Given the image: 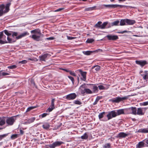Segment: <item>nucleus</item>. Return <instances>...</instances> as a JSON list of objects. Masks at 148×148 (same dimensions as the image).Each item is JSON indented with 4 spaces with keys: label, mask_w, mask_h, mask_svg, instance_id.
<instances>
[{
    "label": "nucleus",
    "mask_w": 148,
    "mask_h": 148,
    "mask_svg": "<svg viewBox=\"0 0 148 148\" xmlns=\"http://www.w3.org/2000/svg\"><path fill=\"white\" fill-rule=\"evenodd\" d=\"M11 3H9L6 4L5 7L3 4L0 5V16H1L3 14L7 12L9 10V7Z\"/></svg>",
    "instance_id": "obj_1"
},
{
    "label": "nucleus",
    "mask_w": 148,
    "mask_h": 148,
    "mask_svg": "<svg viewBox=\"0 0 148 148\" xmlns=\"http://www.w3.org/2000/svg\"><path fill=\"white\" fill-rule=\"evenodd\" d=\"M108 24V22L107 21L104 22L102 24V22L99 21L95 25L94 27L101 29H104L106 28V26Z\"/></svg>",
    "instance_id": "obj_2"
},
{
    "label": "nucleus",
    "mask_w": 148,
    "mask_h": 148,
    "mask_svg": "<svg viewBox=\"0 0 148 148\" xmlns=\"http://www.w3.org/2000/svg\"><path fill=\"white\" fill-rule=\"evenodd\" d=\"M128 98V96H125L123 97H119L113 98L110 100V101L113 103H118L120 102L125 100Z\"/></svg>",
    "instance_id": "obj_3"
},
{
    "label": "nucleus",
    "mask_w": 148,
    "mask_h": 148,
    "mask_svg": "<svg viewBox=\"0 0 148 148\" xmlns=\"http://www.w3.org/2000/svg\"><path fill=\"white\" fill-rule=\"evenodd\" d=\"M16 119L15 116L8 118L6 119V123L8 125H12L14 124Z\"/></svg>",
    "instance_id": "obj_4"
},
{
    "label": "nucleus",
    "mask_w": 148,
    "mask_h": 148,
    "mask_svg": "<svg viewBox=\"0 0 148 148\" xmlns=\"http://www.w3.org/2000/svg\"><path fill=\"white\" fill-rule=\"evenodd\" d=\"M3 31L0 32V43L3 44L8 43L6 40V37L3 34Z\"/></svg>",
    "instance_id": "obj_5"
},
{
    "label": "nucleus",
    "mask_w": 148,
    "mask_h": 148,
    "mask_svg": "<svg viewBox=\"0 0 148 148\" xmlns=\"http://www.w3.org/2000/svg\"><path fill=\"white\" fill-rule=\"evenodd\" d=\"M147 108H138L137 110L136 114L140 115H143L145 112V110Z\"/></svg>",
    "instance_id": "obj_6"
},
{
    "label": "nucleus",
    "mask_w": 148,
    "mask_h": 148,
    "mask_svg": "<svg viewBox=\"0 0 148 148\" xmlns=\"http://www.w3.org/2000/svg\"><path fill=\"white\" fill-rule=\"evenodd\" d=\"M117 116V114L115 111L114 110H113L109 112L107 115V116L108 118V119L109 120L113 117H116Z\"/></svg>",
    "instance_id": "obj_7"
},
{
    "label": "nucleus",
    "mask_w": 148,
    "mask_h": 148,
    "mask_svg": "<svg viewBox=\"0 0 148 148\" xmlns=\"http://www.w3.org/2000/svg\"><path fill=\"white\" fill-rule=\"evenodd\" d=\"M99 85L98 84L97 85H98V88L99 89L101 90H105L108 89L109 88V86L106 84H103L100 83Z\"/></svg>",
    "instance_id": "obj_8"
},
{
    "label": "nucleus",
    "mask_w": 148,
    "mask_h": 148,
    "mask_svg": "<svg viewBox=\"0 0 148 148\" xmlns=\"http://www.w3.org/2000/svg\"><path fill=\"white\" fill-rule=\"evenodd\" d=\"M63 143V142L61 141H56L49 145V147L50 148H55L56 147L59 146Z\"/></svg>",
    "instance_id": "obj_9"
},
{
    "label": "nucleus",
    "mask_w": 148,
    "mask_h": 148,
    "mask_svg": "<svg viewBox=\"0 0 148 148\" xmlns=\"http://www.w3.org/2000/svg\"><path fill=\"white\" fill-rule=\"evenodd\" d=\"M77 95L75 93H72L66 96V98L69 100H73L76 97Z\"/></svg>",
    "instance_id": "obj_10"
},
{
    "label": "nucleus",
    "mask_w": 148,
    "mask_h": 148,
    "mask_svg": "<svg viewBox=\"0 0 148 148\" xmlns=\"http://www.w3.org/2000/svg\"><path fill=\"white\" fill-rule=\"evenodd\" d=\"M78 71L80 72L81 75L82 77L81 78V79L84 81H85L86 79L87 72H86L82 71L81 69L78 70Z\"/></svg>",
    "instance_id": "obj_11"
},
{
    "label": "nucleus",
    "mask_w": 148,
    "mask_h": 148,
    "mask_svg": "<svg viewBox=\"0 0 148 148\" xmlns=\"http://www.w3.org/2000/svg\"><path fill=\"white\" fill-rule=\"evenodd\" d=\"M136 62L137 64L140 65L142 67L147 64V62L145 60H136Z\"/></svg>",
    "instance_id": "obj_12"
},
{
    "label": "nucleus",
    "mask_w": 148,
    "mask_h": 148,
    "mask_svg": "<svg viewBox=\"0 0 148 148\" xmlns=\"http://www.w3.org/2000/svg\"><path fill=\"white\" fill-rule=\"evenodd\" d=\"M128 111H132L131 113L134 115L136 114V108L135 107H131L128 108L126 109Z\"/></svg>",
    "instance_id": "obj_13"
},
{
    "label": "nucleus",
    "mask_w": 148,
    "mask_h": 148,
    "mask_svg": "<svg viewBox=\"0 0 148 148\" xmlns=\"http://www.w3.org/2000/svg\"><path fill=\"white\" fill-rule=\"evenodd\" d=\"M86 85H90L92 86V91L93 93H95L96 92H97L98 91V86L95 85V84H86Z\"/></svg>",
    "instance_id": "obj_14"
},
{
    "label": "nucleus",
    "mask_w": 148,
    "mask_h": 148,
    "mask_svg": "<svg viewBox=\"0 0 148 148\" xmlns=\"http://www.w3.org/2000/svg\"><path fill=\"white\" fill-rule=\"evenodd\" d=\"M106 37L110 40H115L118 38V36L116 35H107Z\"/></svg>",
    "instance_id": "obj_15"
},
{
    "label": "nucleus",
    "mask_w": 148,
    "mask_h": 148,
    "mask_svg": "<svg viewBox=\"0 0 148 148\" xmlns=\"http://www.w3.org/2000/svg\"><path fill=\"white\" fill-rule=\"evenodd\" d=\"M49 55V54L46 53L39 56V58L41 61H45V59Z\"/></svg>",
    "instance_id": "obj_16"
},
{
    "label": "nucleus",
    "mask_w": 148,
    "mask_h": 148,
    "mask_svg": "<svg viewBox=\"0 0 148 148\" xmlns=\"http://www.w3.org/2000/svg\"><path fill=\"white\" fill-rule=\"evenodd\" d=\"M86 84H84L82 85L79 88V90L82 94H84V93H83V91H85V89L86 88L85 86Z\"/></svg>",
    "instance_id": "obj_17"
},
{
    "label": "nucleus",
    "mask_w": 148,
    "mask_h": 148,
    "mask_svg": "<svg viewBox=\"0 0 148 148\" xmlns=\"http://www.w3.org/2000/svg\"><path fill=\"white\" fill-rule=\"evenodd\" d=\"M126 25H133L135 24L136 22L135 20H132L127 18H126Z\"/></svg>",
    "instance_id": "obj_18"
},
{
    "label": "nucleus",
    "mask_w": 148,
    "mask_h": 148,
    "mask_svg": "<svg viewBox=\"0 0 148 148\" xmlns=\"http://www.w3.org/2000/svg\"><path fill=\"white\" fill-rule=\"evenodd\" d=\"M145 143L143 141L139 142L136 145V148H141L145 146Z\"/></svg>",
    "instance_id": "obj_19"
},
{
    "label": "nucleus",
    "mask_w": 148,
    "mask_h": 148,
    "mask_svg": "<svg viewBox=\"0 0 148 148\" xmlns=\"http://www.w3.org/2000/svg\"><path fill=\"white\" fill-rule=\"evenodd\" d=\"M6 122V119L5 117L0 118V126H3L4 125ZM3 128L0 127V130H2Z\"/></svg>",
    "instance_id": "obj_20"
},
{
    "label": "nucleus",
    "mask_w": 148,
    "mask_h": 148,
    "mask_svg": "<svg viewBox=\"0 0 148 148\" xmlns=\"http://www.w3.org/2000/svg\"><path fill=\"white\" fill-rule=\"evenodd\" d=\"M42 35H37L36 34H34L32 36V38L34 40L39 41L40 40V37Z\"/></svg>",
    "instance_id": "obj_21"
},
{
    "label": "nucleus",
    "mask_w": 148,
    "mask_h": 148,
    "mask_svg": "<svg viewBox=\"0 0 148 148\" xmlns=\"http://www.w3.org/2000/svg\"><path fill=\"white\" fill-rule=\"evenodd\" d=\"M129 135V134L125 133L124 132H121L119 133L118 135L119 137L122 138H125L128 136Z\"/></svg>",
    "instance_id": "obj_22"
},
{
    "label": "nucleus",
    "mask_w": 148,
    "mask_h": 148,
    "mask_svg": "<svg viewBox=\"0 0 148 148\" xmlns=\"http://www.w3.org/2000/svg\"><path fill=\"white\" fill-rule=\"evenodd\" d=\"M29 34V33H28L27 32H24L22 34H21V35L16 37V38L17 39H19L21 38H22L25 36L26 35H28Z\"/></svg>",
    "instance_id": "obj_23"
},
{
    "label": "nucleus",
    "mask_w": 148,
    "mask_h": 148,
    "mask_svg": "<svg viewBox=\"0 0 148 148\" xmlns=\"http://www.w3.org/2000/svg\"><path fill=\"white\" fill-rule=\"evenodd\" d=\"M138 132L146 133H148V128L140 129L138 131Z\"/></svg>",
    "instance_id": "obj_24"
},
{
    "label": "nucleus",
    "mask_w": 148,
    "mask_h": 148,
    "mask_svg": "<svg viewBox=\"0 0 148 148\" xmlns=\"http://www.w3.org/2000/svg\"><path fill=\"white\" fill-rule=\"evenodd\" d=\"M127 110L126 109H121L117 110V112L116 113L117 114V115H121V114H124V110Z\"/></svg>",
    "instance_id": "obj_25"
},
{
    "label": "nucleus",
    "mask_w": 148,
    "mask_h": 148,
    "mask_svg": "<svg viewBox=\"0 0 148 148\" xmlns=\"http://www.w3.org/2000/svg\"><path fill=\"white\" fill-rule=\"evenodd\" d=\"M31 33H37L39 34L40 35H43L41 33L40 31V30L37 29H35L34 30H32L31 31Z\"/></svg>",
    "instance_id": "obj_26"
},
{
    "label": "nucleus",
    "mask_w": 148,
    "mask_h": 148,
    "mask_svg": "<svg viewBox=\"0 0 148 148\" xmlns=\"http://www.w3.org/2000/svg\"><path fill=\"white\" fill-rule=\"evenodd\" d=\"M126 18L121 19L120 21V25L121 26H123L126 25Z\"/></svg>",
    "instance_id": "obj_27"
},
{
    "label": "nucleus",
    "mask_w": 148,
    "mask_h": 148,
    "mask_svg": "<svg viewBox=\"0 0 148 148\" xmlns=\"http://www.w3.org/2000/svg\"><path fill=\"white\" fill-rule=\"evenodd\" d=\"M85 93L87 94H91L93 93V92L90 89L86 88L85 89V91H83V93L84 94Z\"/></svg>",
    "instance_id": "obj_28"
},
{
    "label": "nucleus",
    "mask_w": 148,
    "mask_h": 148,
    "mask_svg": "<svg viewBox=\"0 0 148 148\" xmlns=\"http://www.w3.org/2000/svg\"><path fill=\"white\" fill-rule=\"evenodd\" d=\"M103 6L105 7L108 8H116V5H103Z\"/></svg>",
    "instance_id": "obj_29"
},
{
    "label": "nucleus",
    "mask_w": 148,
    "mask_h": 148,
    "mask_svg": "<svg viewBox=\"0 0 148 148\" xmlns=\"http://www.w3.org/2000/svg\"><path fill=\"white\" fill-rule=\"evenodd\" d=\"M96 7V6H95L92 7L86 8L85 9V11H90L93 10H95V9Z\"/></svg>",
    "instance_id": "obj_30"
},
{
    "label": "nucleus",
    "mask_w": 148,
    "mask_h": 148,
    "mask_svg": "<svg viewBox=\"0 0 148 148\" xmlns=\"http://www.w3.org/2000/svg\"><path fill=\"white\" fill-rule=\"evenodd\" d=\"M82 52L85 55H89L91 53H92L93 52L92 51H83Z\"/></svg>",
    "instance_id": "obj_31"
},
{
    "label": "nucleus",
    "mask_w": 148,
    "mask_h": 148,
    "mask_svg": "<svg viewBox=\"0 0 148 148\" xmlns=\"http://www.w3.org/2000/svg\"><path fill=\"white\" fill-rule=\"evenodd\" d=\"M119 21L118 20H117L114 21V22L112 23V26L118 25L119 23Z\"/></svg>",
    "instance_id": "obj_32"
},
{
    "label": "nucleus",
    "mask_w": 148,
    "mask_h": 148,
    "mask_svg": "<svg viewBox=\"0 0 148 148\" xmlns=\"http://www.w3.org/2000/svg\"><path fill=\"white\" fill-rule=\"evenodd\" d=\"M88 136L87 133H85L84 134L81 136V138L82 139H86L88 138Z\"/></svg>",
    "instance_id": "obj_33"
},
{
    "label": "nucleus",
    "mask_w": 148,
    "mask_h": 148,
    "mask_svg": "<svg viewBox=\"0 0 148 148\" xmlns=\"http://www.w3.org/2000/svg\"><path fill=\"white\" fill-rule=\"evenodd\" d=\"M35 119V117H32L27 120L29 124L33 122Z\"/></svg>",
    "instance_id": "obj_34"
},
{
    "label": "nucleus",
    "mask_w": 148,
    "mask_h": 148,
    "mask_svg": "<svg viewBox=\"0 0 148 148\" xmlns=\"http://www.w3.org/2000/svg\"><path fill=\"white\" fill-rule=\"evenodd\" d=\"M50 127L49 124L48 123H46L43 125V127L46 129H48Z\"/></svg>",
    "instance_id": "obj_35"
},
{
    "label": "nucleus",
    "mask_w": 148,
    "mask_h": 148,
    "mask_svg": "<svg viewBox=\"0 0 148 148\" xmlns=\"http://www.w3.org/2000/svg\"><path fill=\"white\" fill-rule=\"evenodd\" d=\"M147 71H144V73H145L146 74L144 76H143V74L141 75L142 76H143V79L145 80H146L148 78V77H147Z\"/></svg>",
    "instance_id": "obj_36"
},
{
    "label": "nucleus",
    "mask_w": 148,
    "mask_h": 148,
    "mask_svg": "<svg viewBox=\"0 0 148 148\" xmlns=\"http://www.w3.org/2000/svg\"><path fill=\"white\" fill-rule=\"evenodd\" d=\"M94 68H95V70L96 71H98L100 70V66L98 65H96L93 66L92 68V69H93Z\"/></svg>",
    "instance_id": "obj_37"
},
{
    "label": "nucleus",
    "mask_w": 148,
    "mask_h": 148,
    "mask_svg": "<svg viewBox=\"0 0 148 148\" xmlns=\"http://www.w3.org/2000/svg\"><path fill=\"white\" fill-rule=\"evenodd\" d=\"M36 107V106H31V107H29L27 108L26 112H27L30 111L31 110L35 108Z\"/></svg>",
    "instance_id": "obj_38"
},
{
    "label": "nucleus",
    "mask_w": 148,
    "mask_h": 148,
    "mask_svg": "<svg viewBox=\"0 0 148 148\" xmlns=\"http://www.w3.org/2000/svg\"><path fill=\"white\" fill-rule=\"evenodd\" d=\"M105 113V112H102L100 113L98 116L99 118V119H101L103 118V115Z\"/></svg>",
    "instance_id": "obj_39"
},
{
    "label": "nucleus",
    "mask_w": 148,
    "mask_h": 148,
    "mask_svg": "<svg viewBox=\"0 0 148 148\" xmlns=\"http://www.w3.org/2000/svg\"><path fill=\"white\" fill-rule=\"evenodd\" d=\"M18 134H17L12 135L11 136V138L12 139H14L18 137Z\"/></svg>",
    "instance_id": "obj_40"
},
{
    "label": "nucleus",
    "mask_w": 148,
    "mask_h": 148,
    "mask_svg": "<svg viewBox=\"0 0 148 148\" xmlns=\"http://www.w3.org/2000/svg\"><path fill=\"white\" fill-rule=\"evenodd\" d=\"M3 31L4 32L5 34L8 36H9L11 35L12 34L10 32H11L10 31H8L7 30H5Z\"/></svg>",
    "instance_id": "obj_41"
},
{
    "label": "nucleus",
    "mask_w": 148,
    "mask_h": 148,
    "mask_svg": "<svg viewBox=\"0 0 148 148\" xmlns=\"http://www.w3.org/2000/svg\"><path fill=\"white\" fill-rule=\"evenodd\" d=\"M55 101V99H52L51 100V104L50 106V107H53V108H54V101Z\"/></svg>",
    "instance_id": "obj_42"
},
{
    "label": "nucleus",
    "mask_w": 148,
    "mask_h": 148,
    "mask_svg": "<svg viewBox=\"0 0 148 148\" xmlns=\"http://www.w3.org/2000/svg\"><path fill=\"white\" fill-rule=\"evenodd\" d=\"M110 143L106 144L103 146V147L104 148H110Z\"/></svg>",
    "instance_id": "obj_43"
},
{
    "label": "nucleus",
    "mask_w": 148,
    "mask_h": 148,
    "mask_svg": "<svg viewBox=\"0 0 148 148\" xmlns=\"http://www.w3.org/2000/svg\"><path fill=\"white\" fill-rule=\"evenodd\" d=\"M17 67V66L16 65H13L9 66L8 67V68L10 69H13Z\"/></svg>",
    "instance_id": "obj_44"
},
{
    "label": "nucleus",
    "mask_w": 148,
    "mask_h": 148,
    "mask_svg": "<svg viewBox=\"0 0 148 148\" xmlns=\"http://www.w3.org/2000/svg\"><path fill=\"white\" fill-rule=\"evenodd\" d=\"M94 41V40L92 38H88L86 42L88 43H91L93 42Z\"/></svg>",
    "instance_id": "obj_45"
},
{
    "label": "nucleus",
    "mask_w": 148,
    "mask_h": 148,
    "mask_svg": "<svg viewBox=\"0 0 148 148\" xmlns=\"http://www.w3.org/2000/svg\"><path fill=\"white\" fill-rule=\"evenodd\" d=\"M73 103L75 104L79 105H80L82 104V103L78 100H75L74 101Z\"/></svg>",
    "instance_id": "obj_46"
},
{
    "label": "nucleus",
    "mask_w": 148,
    "mask_h": 148,
    "mask_svg": "<svg viewBox=\"0 0 148 148\" xmlns=\"http://www.w3.org/2000/svg\"><path fill=\"white\" fill-rule=\"evenodd\" d=\"M8 135V134H5L3 135H0V140H2L3 138L5 137Z\"/></svg>",
    "instance_id": "obj_47"
},
{
    "label": "nucleus",
    "mask_w": 148,
    "mask_h": 148,
    "mask_svg": "<svg viewBox=\"0 0 148 148\" xmlns=\"http://www.w3.org/2000/svg\"><path fill=\"white\" fill-rule=\"evenodd\" d=\"M54 108L53 107H50L47 110L46 112H50Z\"/></svg>",
    "instance_id": "obj_48"
},
{
    "label": "nucleus",
    "mask_w": 148,
    "mask_h": 148,
    "mask_svg": "<svg viewBox=\"0 0 148 148\" xmlns=\"http://www.w3.org/2000/svg\"><path fill=\"white\" fill-rule=\"evenodd\" d=\"M68 77L72 81L73 84H74L75 82L74 78L71 76H68Z\"/></svg>",
    "instance_id": "obj_49"
},
{
    "label": "nucleus",
    "mask_w": 148,
    "mask_h": 148,
    "mask_svg": "<svg viewBox=\"0 0 148 148\" xmlns=\"http://www.w3.org/2000/svg\"><path fill=\"white\" fill-rule=\"evenodd\" d=\"M47 114V113H44L41 115H40L39 117L40 118L41 117V118H42L46 116Z\"/></svg>",
    "instance_id": "obj_50"
},
{
    "label": "nucleus",
    "mask_w": 148,
    "mask_h": 148,
    "mask_svg": "<svg viewBox=\"0 0 148 148\" xmlns=\"http://www.w3.org/2000/svg\"><path fill=\"white\" fill-rule=\"evenodd\" d=\"M27 61L26 60H23L18 62V63H21L22 64H25L27 63Z\"/></svg>",
    "instance_id": "obj_51"
},
{
    "label": "nucleus",
    "mask_w": 148,
    "mask_h": 148,
    "mask_svg": "<svg viewBox=\"0 0 148 148\" xmlns=\"http://www.w3.org/2000/svg\"><path fill=\"white\" fill-rule=\"evenodd\" d=\"M69 72L71 75L75 76H76V74L74 72H73L71 71H69Z\"/></svg>",
    "instance_id": "obj_52"
},
{
    "label": "nucleus",
    "mask_w": 148,
    "mask_h": 148,
    "mask_svg": "<svg viewBox=\"0 0 148 148\" xmlns=\"http://www.w3.org/2000/svg\"><path fill=\"white\" fill-rule=\"evenodd\" d=\"M147 105H148V101H147L143 102L141 103V105L142 106H145Z\"/></svg>",
    "instance_id": "obj_53"
},
{
    "label": "nucleus",
    "mask_w": 148,
    "mask_h": 148,
    "mask_svg": "<svg viewBox=\"0 0 148 148\" xmlns=\"http://www.w3.org/2000/svg\"><path fill=\"white\" fill-rule=\"evenodd\" d=\"M12 32V36L13 37H14V36H16L18 34V33L17 32Z\"/></svg>",
    "instance_id": "obj_54"
},
{
    "label": "nucleus",
    "mask_w": 148,
    "mask_h": 148,
    "mask_svg": "<svg viewBox=\"0 0 148 148\" xmlns=\"http://www.w3.org/2000/svg\"><path fill=\"white\" fill-rule=\"evenodd\" d=\"M64 9V8H59L56 10H55L54 11V12H58V11H60L63 10Z\"/></svg>",
    "instance_id": "obj_55"
},
{
    "label": "nucleus",
    "mask_w": 148,
    "mask_h": 148,
    "mask_svg": "<svg viewBox=\"0 0 148 148\" xmlns=\"http://www.w3.org/2000/svg\"><path fill=\"white\" fill-rule=\"evenodd\" d=\"M1 74L3 76H5L9 75V74L8 73L5 72H2Z\"/></svg>",
    "instance_id": "obj_56"
},
{
    "label": "nucleus",
    "mask_w": 148,
    "mask_h": 148,
    "mask_svg": "<svg viewBox=\"0 0 148 148\" xmlns=\"http://www.w3.org/2000/svg\"><path fill=\"white\" fill-rule=\"evenodd\" d=\"M54 38L53 37H50L46 38V39L47 40H53Z\"/></svg>",
    "instance_id": "obj_57"
},
{
    "label": "nucleus",
    "mask_w": 148,
    "mask_h": 148,
    "mask_svg": "<svg viewBox=\"0 0 148 148\" xmlns=\"http://www.w3.org/2000/svg\"><path fill=\"white\" fill-rule=\"evenodd\" d=\"M102 98V96H97L96 98V99L98 101H99L100 99H101Z\"/></svg>",
    "instance_id": "obj_58"
},
{
    "label": "nucleus",
    "mask_w": 148,
    "mask_h": 148,
    "mask_svg": "<svg viewBox=\"0 0 148 148\" xmlns=\"http://www.w3.org/2000/svg\"><path fill=\"white\" fill-rule=\"evenodd\" d=\"M7 40L8 41V42L9 43H12V40L11 38H10L9 37H7Z\"/></svg>",
    "instance_id": "obj_59"
},
{
    "label": "nucleus",
    "mask_w": 148,
    "mask_h": 148,
    "mask_svg": "<svg viewBox=\"0 0 148 148\" xmlns=\"http://www.w3.org/2000/svg\"><path fill=\"white\" fill-rule=\"evenodd\" d=\"M116 5V8L118 7H120L121 8L123 7L124 6H125L123 5Z\"/></svg>",
    "instance_id": "obj_60"
},
{
    "label": "nucleus",
    "mask_w": 148,
    "mask_h": 148,
    "mask_svg": "<svg viewBox=\"0 0 148 148\" xmlns=\"http://www.w3.org/2000/svg\"><path fill=\"white\" fill-rule=\"evenodd\" d=\"M144 142H145L147 144H148V139H145L143 140Z\"/></svg>",
    "instance_id": "obj_61"
},
{
    "label": "nucleus",
    "mask_w": 148,
    "mask_h": 148,
    "mask_svg": "<svg viewBox=\"0 0 148 148\" xmlns=\"http://www.w3.org/2000/svg\"><path fill=\"white\" fill-rule=\"evenodd\" d=\"M98 101L96 99L95 101L93 103V105H96Z\"/></svg>",
    "instance_id": "obj_62"
},
{
    "label": "nucleus",
    "mask_w": 148,
    "mask_h": 148,
    "mask_svg": "<svg viewBox=\"0 0 148 148\" xmlns=\"http://www.w3.org/2000/svg\"><path fill=\"white\" fill-rule=\"evenodd\" d=\"M24 132V131H23L22 130H20V134L21 135H23V134Z\"/></svg>",
    "instance_id": "obj_63"
},
{
    "label": "nucleus",
    "mask_w": 148,
    "mask_h": 148,
    "mask_svg": "<svg viewBox=\"0 0 148 148\" xmlns=\"http://www.w3.org/2000/svg\"><path fill=\"white\" fill-rule=\"evenodd\" d=\"M127 32V31L125 30V31H124L123 32H119V33L123 34L124 33H126V32Z\"/></svg>",
    "instance_id": "obj_64"
}]
</instances>
